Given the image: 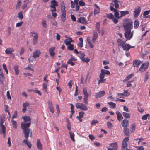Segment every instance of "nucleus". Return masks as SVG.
Instances as JSON below:
<instances>
[{
  "label": "nucleus",
  "instance_id": "obj_1",
  "mask_svg": "<svg viewBox=\"0 0 150 150\" xmlns=\"http://www.w3.org/2000/svg\"><path fill=\"white\" fill-rule=\"evenodd\" d=\"M22 118L24 122L21 123V127L24 134V137L27 139L29 137L30 132L29 127L31 124V119L29 116H24Z\"/></svg>",
  "mask_w": 150,
  "mask_h": 150
},
{
  "label": "nucleus",
  "instance_id": "obj_2",
  "mask_svg": "<svg viewBox=\"0 0 150 150\" xmlns=\"http://www.w3.org/2000/svg\"><path fill=\"white\" fill-rule=\"evenodd\" d=\"M112 1L114 2V4L113 3L110 4V9L112 11H113L114 12L115 16L116 18H120V13H119L117 10L115 9L113 7L115 5L116 9L118 8L119 5L118 2H119L120 1L117 0H112Z\"/></svg>",
  "mask_w": 150,
  "mask_h": 150
},
{
  "label": "nucleus",
  "instance_id": "obj_3",
  "mask_svg": "<svg viewBox=\"0 0 150 150\" xmlns=\"http://www.w3.org/2000/svg\"><path fill=\"white\" fill-rule=\"evenodd\" d=\"M76 105L77 108L80 109L82 110L86 111L88 109L87 106L82 103H77Z\"/></svg>",
  "mask_w": 150,
  "mask_h": 150
},
{
  "label": "nucleus",
  "instance_id": "obj_4",
  "mask_svg": "<svg viewBox=\"0 0 150 150\" xmlns=\"http://www.w3.org/2000/svg\"><path fill=\"white\" fill-rule=\"evenodd\" d=\"M126 22L127 23L124 26L125 30H131L132 25V22L131 21H127Z\"/></svg>",
  "mask_w": 150,
  "mask_h": 150
},
{
  "label": "nucleus",
  "instance_id": "obj_5",
  "mask_svg": "<svg viewBox=\"0 0 150 150\" xmlns=\"http://www.w3.org/2000/svg\"><path fill=\"white\" fill-rule=\"evenodd\" d=\"M125 36L127 40L131 39L133 36V31L131 32V30L125 31Z\"/></svg>",
  "mask_w": 150,
  "mask_h": 150
},
{
  "label": "nucleus",
  "instance_id": "obj_6",
  "mask_svg": "<svg viewBox=\"0 0 150 150\" xmlns=\"http://www.w3.org/2000/svg\"><path fill=\"white\" fill-rule=\"evenodd\" d=\"M129 140V137H125L122 142V150H125L127 148L128 144L127 142Z\"/></svg>",
  "mask_w": 150,
  "mask_h": 150
},
{
  "label": "nucleus",
  "instance_id": "obj_7",
  "mask_svg": "<svg viewBox=\"0 0 150 150\" xmlns=\"http://www.w3.org/2000/svg\"><path fill=\"white\" fill-rule=\"evenodd\" d=\"M105 94V91L103 90L97 92L95 95L96 98L98 99L104 96Z\"/></svg>",
  "mask_w": 150,
  "mask_h": 150
},
{
  "label": "nucleus",
  "instance_id": "obj_8",
  "mask_svg": "<svg viewBox=\"0 0 150 150\" xmlns=\"http://www.w3.org/2000/svg\"><path fill=\"white\" fill-rule=\"evenodd\" d=\"M141 11V8L140 6H138L137 8H135L134 11V16L135 17H137L139 15Z\"/></svg>",
  "mask_w": 150,
  "mask_h": 150
},
{
  "label": "nucleus",
  "instance_id": "obj_9",
  "mask_svg": "<svg viewBox=\"0 0 150 150\" xmlns=\"http://www.w3.org/2000/svg\"><path fill=\"white\" fill-rule=\"evenodd\" d=\"M55 50V47H51L49 49V53L50 56L52 57V58H53L55 55L54 52Z\"/></svg>",
  "mask_w": 150,
  "mask_h": 150
},
{
  "label": "nucleus",
  "instance_id": "obj_10",
  "mask_svg": "<svg viewBox=\"0 0 150 150\" xmlns=\"http://www.w3.org/2000/svg\"><path fill=\"white\" fill-rule=\"evenodd\" d=\"M148 67V64L147 63H144L140 67L139 70L142 72L144 71L147 69Z\"/></svg>",
  "mask_w": 150,
  "mask_h": 150
},
{
  "label": "nucleus",
  "instance_id": "obj_11",
  "mask_svg": "<svg viewBox=\"0 0 150 150\" xmlns=\"http://www.w3.org/2000/svg\"><path fill=\"white\" fill-rule=\"evenodd\" d=\"M30 105V103L27 102H25L22 105L23 108L22 109V112L23 113H25L27 110V107L29 106Z\"/></svg>",
  "mask_w": 150,
  "mask_h": 150
},
{
  "label": "nucleus",
  "instance_id": "obj_12",
  "mask_svg": "<svg viewBox=\"0 0 150 150\" xmlns=\"http://www.w3.org/2000/svg\"><path fill=\"white\" fill-rule=\"evenodd\" d=\"M14 52V50L13 48L9 47L6 49L5 52L7 54H13V52Z\"/></svg>",
  "mask_w": 150,
  "mask_h": 150
},
{
  "label": "nucleus",
  "instance_id": "obj_13",
  "mask_svg": "<svg viewBox=\"0 0 150 150\" xmlns=\"http://www.w3.org/2000/svg\"><path fill=\"white\" fill-rule=\"evenodd\" d=\"M48 107L50 109V111L52 113H54V109L53 107L52 104V102L49 100L48 102Z\"/></svg>",
  "mask_w": 150,
  "mask_h": 150
},
{
  "label": "nucleus",
  "instance_id": "obj_14",
  "mask_svg": "<svg viewBox=\"0 0 150 150\" xmlns=\"http://www.w3.org/2000/svg\"><path fill=\"white\" fill-rule=\"evenodd\" d=\"M41 54V52L39 50H36L33 53V57L35 58L39 57Z\"/></svg>",
  "mask_w": 150,
  "mask_h": 150
},
{
  "label": "nucleus",
  "instance_id": "obj_15",
  "mask_svg": "<svg viewBox=\"0 0 150 150\" xmlns=\"http://www.w3.org/2000/svg\"><path fill=\"white\" fill-rule=\"evenodd\" d=\"M77 21L82 24H86L87 23V21L85 18L84 17H80L78 19Z\"/></svg>",
  "mask_w": 150,
  "mask_h": 150
},
{
  "label": "nucleus",
  "instance_id": "obj_16",
  "mask_svg": "<svg viewBox=\"0 0 150 150\" xmlns=\"http://www.w3.org/2000/svg\"><path fill=\"white\" fill-rule=\"evenodd\" d=\"M122 127H127L129 125V121L128 120L125 119L122 121Z\"/></svg>",
  "mask_w": 150,
  "mask_h": 150
},
{
  "label": "nucleus",
  "instance_id": "obj_17",
  "mask_svg": "<svg viewBox=\"0 0 150 150\" xmlns=\"http://www.w3.org/2000/svg\"><path fill=\"white\" fill-rule=\"evenodd\" d=\"M73 41L71 38L69 37L68 39H65L64 40V42L65 45L67 46L71 44V43Z\"/></svg>",
  "mask_w": 150,
  "mask_h": 150
},
{
  "label": "nucleus",
  "instance_id": "obj_18",
  "mask_svg": "<svg viewBox=\"0 0 150 150\" xmlns=\"http://www.w3.org/2000/svg\"><path fill=\"white\" fill-rule=\"evenodd\" d=\"M116 114L117 116L118 120L119 121H121L123 119V117L119 111H117Z\"/></svg>",
  "mask_w": 150,
  "mask_h": 150
},
{
  "label": "nucleus",
  "instance_id": "obj_19",
  "mask_svg": "<svg viewBox=\"0 0 150 150\" xmlns=\"http://www.w3.org/2000/svg\"><path fill=\"white\" fill-rule=\"evenodd\" d=\"M30 35L33 37V39H38V35L37 33L34 31L31 32L30 33Z\"/></svg>",
  "mask_w": 150,
  "mask_h": 150
},
{
  "label": "nucleus",
  "instance_id": "obj_20",
  "mask_svg": "<svg viewBox=\"0 0 150 150\" xmlns=\"http://www.w3.org/2000/svg\"><path fill=\"white\" fill-rule=\"evenodd\" d=\"M36 145L38 149L40 150H42V144L41 143L40 139H38L37 140Z\"/></svg>",
  "mask_w": 150,
  "mask_h": 150
},
{
  "label": "nucleus",
  "instance_id": "obj_21",
  "mask_svg": "<svg viewBox=\"0 0 150 150\" xmlns=\"http://www.w3.org/2000/svg\"><path fill=\"white\" fill-rule=\"evenodd\" d=\"M93 37L92 39V42L93 43H94L98 38V34L96 32H93Z\"/></svg>",
  "mask_w": 150,
  "mask_h": 150
},
{
  "label": "nucleus",
  "instance_id": "obj_22",
  "mask_svg": "<svg viewBox=\"0 0 150 150\" xmlns=\"http://www.w3.org/2000/svg\"><path fill=\"white\" fill-rule=\"evenodd\" d=\"M62 13L61 19L63 22H64L66 20V11H61Z\"/></svg>",
  "mask_w": 150,
  "mask_h": 150
},
{
  "label": "nucleus",
  "instance_id": "obj_23",
  "mask_svg": "<svg viewBox=\"0 0 150 150\" xmlns=\"http://www.w3.org/2000/svg\"><path fill=\"white\" fill-rule=\"evenodd\" d=\"M134 74L133 73L131 74L128 76H127V77H126L125 79L123 80V81L124 82H125L129 80L130 78H132L134 76Z\"/></svg>",
  "mask_w": 150,
  "mask_h": 150
},
{
  "label": "nucleus",
  "instance_id": "obj_24",
  "mask_svg": "<svg viewBox=\"0 0 150 150\" xmlns=\"http://www.w3.org/2000/svg\"><path fill=\"white\" fill-rule=\"evenodd\" d=\"M141 63V61L140 60H135L133 61V65L134 67H137Z\"/></svg>",
  "mask_w": 150,
  "mask_h": 150
},
{
  "label": "nucleus",
  "instance_id": "obj_25",
  "mask_svg": "<svg viewBox=\"0 0 150 150\" xmlns=\"http://www.w3.org/2000/svg\"><path fill=\"white\" fill-rule=\"evenodd\" d=\"M123 49L124 50H126V51H128L130 49L129 47V44H125L124 46L122 47Z\"/></svg>",
  "mask_w": 150,
  "mask_h": 150
},
{
  "label": "nucleus",
  "instance_id": "obj_26",
  "mask_svg": "<svg viewBox=\"0 0 150 150\" xmlns=\"http://www.w3.org/2000/svg\"><path fill=\"white\" fill-rule=\"evenodd\" d=\"M110 146L112 147L114 150H117L118 148L117 144L116 142L111 143Z\"/></svg>",
  "mask_w": 150,
  "mask_h": 150
},
{
  "label": "nucleus",
  "instance_id": "obj_27",
  "mask_svg": "<svg viewBox=\"0 0 150 150\" xmlns=\"http://www.w3.org/2000/svg\"><path fill=\"white\" fill-rule=\"evenodd\" d=\"M119 12H120V18L125 16L126 15L129 14V12L127 11H120Z\"/></svg>",
  "mask_w": 150,
  "mask_h": 150
},
{
  "label": "nucleus",
  "instance_id": "obj_28",
  "mask_svg": "<svg viewBox=\"0 0 150 150\" xmlns=\"http://www.w3.org/2000/svg\"><path fill=\"white\" fill-rule=\"evenodd\" d=\"M117 43L119 46H121L122 47L124 46L125 43V42H123L120 39H118L117 40Z\"/></svg>",
  "mask_w": 150,
  "mask_h": 150
},
{
  "label": "nucleus",
  "instance_id": "obj_29",
  "mask_svg": "<svg viewBox=\"0 0 150 150\" xmlns=\"http://www.w3.org/2000/svg\"><path fill=\"white\" fill-rule=\"evenodd\" d=\"M100 23L99 22H97L96 23V27L97 31L98 33H100Z\"/></svg>",
  "mask_w": 150,
  "mask_h": 150
},
{
  "label": "nucleus",
  "instance_id": "obj_30",
  "mask_svg": "<svg viewBox=\"0 0 150 150\" xmlns=\"http://www.w3.org/2000/svg\"><path fill=\"white\" fill-rule=\"evenodd\" d=\"M139 25V21L137 20H135L134 22V28L135 29L137 28Z\"/></svg>",
  "mask_w": 150,
  "mask_h": 150
},
{
  "label": "nucleus",
  "instance_id": "obj_31",
  "mask_svg": "<svg viewBox=\"0 0 150 150\" xmlns=\"http://www.w3.org/2000/svg\"><path fill=\"white\" fill-rule=\"evenodd\" d=\"M124 132L126 136H129V129L127 127H125L124 128Z\"/></svg>",
  "mask_w": 150,
  "mask_h": 150
},
{
  "label": "nucleus",
  "instance_id": "obj_32",
  "mask_svg": "<svg viewBox=\"0 0 150 150\" xmlns=\"http://www.w3.org/2000/svg\"><path fill=\"white\" fill-rule=\"evenodd\" d=\"M18 68L19 66L18 65H15L14 67V69L15 71L16 75H18L19 74Z\"/></svg>",
  "mask_w": 150,
  "mask_h": 150
},
{
  "label": "nucleus",
  "instance_id": "obj_33",
  "mask_svg": "<svg viewBox=\"0 0 150 150\" xmlns=\"http://www.w3.org/2000/svg\"><path fill=\"white\" fill-rule=\"evenodd\" d=\"M108 104L109 105L110 108H114L116 107V104L113 102H109L108 103Z\"/></svg>",
  "mask_w": 150,
  "mask_h": 150
},
{
  "label": "nucleus",
  "instance_id": "obj_34",
  "mask_svg": "<svg viewBox=\"0 0 150 150\" xmlns=\"http://www.w3.org/2000/svg\"><path fill=\"white\" fill-rule=\"evenodd\" d=\"M0 133H5L6 132V127L4 125H0Z\"/></svg>",
  "mask_w": 150,
  "mask_h": 150
},
{
  "label": "nucleus",
  "instance_id": "obj_35",
  "mask_svg": "<svg viewBox=\"0 0 150 150\" xmlns=\"http://www.w3.org/2000/svg\"><path fill=\"white\" fill-rule=\"evenodd\" d=\"M87 40L90 47L91 48H93V47L94 46L93 45V43L91 42V40L89 37H87Z\"/></svg>",
  "mask_w": 150,
  "mask_h": 150
},
{
  "label": "nucleus",
  "instance_id": "obj_36",
  "mask_svg": "<svg viewBox=\"0 0 150 150\" xmlns=\"http://www.w3.org/2000/svg\"><path fill=\"white\" fill-rule=\"evenodd\" d=\"M69 134L70 135V137L71 140L73 141V142H75V140L74 139V134L73 132H70Z\"/></svg>",
  "mask_w": 150,
  "mask_h": 150
},
{
  "label": "nucleus",
  "instance_id": "obj_37",
  "mask_svg": "<svg viewBox=\"0 0 150 150\" xmlns=\"http://www.w3.org/2000/svg\"><path fill=\"white\" fill-rule=\"evenodd\" d=\"M51 5L50 6H52L54 7L57 6L58 5V3L55 0H52L51 1Z\"/></svg>",
  "mask_w": 150,
  "mask_h": 150
},
{
  "label": "nucleus",
  "instance_id": "obj_38",
  "mask_svg": "<svg viewBox=\"0 0 150 150\" xmlns=\"http://www.w3.org/2000/svg\"><path fill=\"white\" fill-rule=\"evenodd\" d=\"M100 71L101 72L103 73L104 74L110 75V73L108 70H105L104 69H101Z\"/></svg>",
  "mask_w": 150,
  "mask_h": 150
},
{
  "label": "nucleus",
  "instance_id": "obj_39",
  "mask_svg": "<svg viewBox=\"0 0 150 150\" xmlns=\"http://www.w3.org/2000/svg\"><path fill=\"white\" fill-rule=\"evenodd\" d=\"M61 11H65V4L64 3V1H62L61 3Z\"/></svg>",
  "mask_w": 150,
  "mask_h": 150
},
{
  "label": "nucleus",
  "instance_id": "obj_40",
  "mask_svg": "<svg viewBox=\"0 0 150 150\" xmlns=\"http://www.w3.org/2000/svg\"><path fill=\"white\" fill-rule=\"evenodd\" d=\"M74 45L72 44H70L68 45L67 47L68 50L72 51L74 50Z\"/></svg>",
  "mask_w": 150,
  "mask_h": 150
},
{
  "label": "nucleus",
  "instance_id": "obj_41",
  "mask_svg": "<svg viewBox=\"0 0 150 150\" xmlns=\"http://www.w3.org/2000/svg\"><path fill=\"white\" fill-rule=\"evenodd\" d=\"M46 23L47 21L45 19L43 20L42 22V26L45 28H46L47 27Z\"/></svg>",
  "mask_w": 150,
  "mask_h": 150
},
{
  "label": "nucleus",
  "instance_id": "obj_42",
  "mask_svg": "<svg viewBox=\"0 0 150 150\" xmlns=\"http://www.w3.org/2000/svg\"><path fill=\"white\" fill-rule=\"evenodd\" d=\"M11 121L13 127L15 128L16 129L17 127L16 121H14L13 119H11Z\"/></svg>",
  "mask_w": 150,
  "mask_h": 150
},
{
  "label": "nucleus",
  "instance_id": "obj_43",
  "mask_svg": "<svg viewBox=\"0 0 150 150\" xmlns=\"http://www.w3.org/2000/svg\"><path fill=\"white\" fill-rule=\"evenodd\" d=\"M88 96H84L83 98V102L85 104H88Z\"/></svg>",
  "mask_w": 150,
  "mask_h": 150
},
{
  "label": "nucleus",
  "instance_id": "obj_44",
  "mask_svg": "<svg viewBox=\"0 0 150 150\" xmlns=\"http://www.w3.org/2000/svg\"><path fill=\"white\" fill-rule=\"evenodd\" d=\"M71 106V112L72 115H73L75 111L74 110V107L73 104H70Z\"/></svg>",
  "mask_w": 150,
  "mask_h": 150
},
{
  "label": "nucleus",
  "instance_id": "obj_45",
  "mask_svg": "<svg viewBox=\"0 0 150 150\" xmlns=\"http://www.w3.org/2000/svg\"><path fill=\"white\" fill-rule=\"evenodd\" d=\"M18 17L19 20H22L23 18V14L22 11L19 12L18 13Z\"/></svg>",
  "mask_w": 150,
  "mask_h": 150
},
{
  "label": "nucleus",
  "instance_id": "obj_46",
  "mask_svg": "<svg viewBox=\"0 0 150 150\" xmlns=\"http://www.w3.org/2000/svg\"><path fill=\"white\" fill-rule=\"evenodd\" d=\"M83 93L84 96H89V94L87 92V89L86 88L83 89Z\"/></svg>",
  "mask_w": 150,
  "mask_h": 150
},
{
  "label": "nucleus",
  "instance_id": "obj_47",
  "mask_svg": "<svg viewBox=\"0 0 150 150\" xmlns=\"http://www.w3.org/2000/svg\"><path fill=\"white\" fill-rule=\"evenodd\" d=\"M122 115L124 117L126 118H129L130 117V115L129 114L125 112H123L122 113Z\"/></svg>",
  "mask_w": 150,
  "mask_h": 150
},
{
  "label": "nucleus",
  "instance_id": "obj_48",
  "mask_svg": "<svg viewBox=\"0 0 150 150\" xmlns=\"http://www.w3.org/2000/svg\"><path fill=\"white\" fill-rule=\"evenodd\" d=\"M107 17L110 19H112L114 17V15L112 13H109L107 15Z\"/></svg>",
  "mask_w": 150,
  "mask_h": 150
},
{
  "label": "nucleus",
  "instance_id": "obj_49",
  "mask_svg": "<svg viewBox=\"0 0 150 150\" xmlns=\"http://www.w3.org/2000/svg\"><path fill=\"white\" fill-rule=\"evenodd\" d=\"M135 123L132 124L131 125V130L132 132H133L135 130Z\"/></svg>",
  "mask_w": 150,
  "mask_h": 150
},
{
  "label": "nucleus",
  "instance_id": "obj_50",
  "mask_svg": "<svg viewBox=\"0 0 150 150\" xmlns=\"http://www.w3.org/2000/svg\"><path fill=\"white\" fill-rule=\"evenodd\" d=\"M73 83V81L72 80H71L67 84V86L69 87L70 89H71V87H72V86Z\"/></svg>",
  "mask_w": 150,
  "mask_h": 150
},
{
  "label": "nucleus",
  "instance_id": "obj_51",
  "mask_svg": "<svg viewBox=\"0 0 150 150\" xmlns=\"http://www.w3.org/2000/svg\"><path fill=\"white\" fill-rule=\"evenodd\" d=\"M107 125L108 128H111L113 126L112 124L109 121L107 122Z\"/></svg>",
  "mask_w": 150,
  "mask_h": 150
},
{
  "label": "nucleus",
  "instance_id": "obj_52",
  "mask_svg": "<svg viewBox=\"0 0 150 150\" xmlns=\"http://www.w3.org/2000/svg\"><path fill=\"white\" fill-rule=\"evenodd\" d=\"M149 115L148 114H146L143 115L142 117V119L143 120H146L148 117Z\"/></svg>",
  "mask_w": 150,
  "mask_h": 150
},
{
  "label": "nucleus",
  "instance_id": "obj_53",
  "mask_svg": "<svg viewBox=\"0 0 150 150\" xmlns=\"http://www.w3.org/2000/svg\"><path fill=\"white\" fill-rule=\"evenodd\" d=\"M72 61L69 59L67 61V63L68 64H70L71 66H74L75 65V63L72 62Z\"/></svg>",
  "mask_w": 150,
  "mask_h": 150
},
{
  "label": "nucleus",
  "instance_id": "obj_54",
  "mask_svg": "<svg viewBox=\"0 0 150 150\" xmlns=\"http://www.w3.org/2000/svg\"><path fill=\"white\" fill-rule=\"evenodd\" d=\"M79 5L81 6H84L85 5V4L83 0H80L79 2Z\"/></svg>",
  "mask_w": 150,
  "mask_h": 150
},
{
  "label": "nucleus",
  "instance_id": "obj_55",
  "mask_svg": "<svg viewBox=\"0 0 150 150\" xmlns=\"http://www.w3.org/2000/svg\"><path fill=\"white\" fill-rule=\"evenodd\" d=\"M84 114V113L83 111H81L79 112V115L77 116L78 117L82 118L83 116V115Z\"/></svg>",
  "mask_w": 150,
  "mask_h": 150
},
{
  "label": "nucleus",
  "instance_id": "obj_56",
  "mask_svg": "<svg viewBox=\"0 0 150 150\" xmlns=\"http://www.w3.org/2000/svg\"><path fill=\"white\" fill-rule=\"evenodd\" d=\"M124 96H128L130 95V93L127 90H124Z\"/></svg>",
  "mask_w": 150,
  "mask_h": 150
},
{
  "label": "nucleus",
  "instance_id": "obj_57",
  "mask_svg": "<svg viewBox=\"0 0 150 150\" xmlns=\"http://www.w3.org/2000/svg\"><path fill=\"white\" fill-rule=\"evenodd\" d=\"M79 54L81 55V59H84V56L85 55L84 53H82L81 51H79Z\"/></svg>",
  "mask_w": 150,
  "mask_h": 150
},
{
  "label": "nucleus",
  "instance_id": "obj_58",
  "mask_svg": "<svg viewBox=\"0 0 150 150\" xmlns=\"http://www.w3.org/2000/svg\"><path fill=\"white\" fill-rule=\"evenodd\" d=\"M5 121L4 118H2L1 116L0 118V125H4L3 124Z\"/></svg>",
  "mask_w": 150,
  "mask_h": 150
},
{
  "label": "nucleus",
  "instance_id": "obj_59",
  "mask_svg": "<svg viewBox=\"0 0 150 150\" xmlns=\"http://www.w3.org/2000/svg\"><path fill=\"white\" fill-rule=\"evenodd\" d=\"M6 96L7 98L9 100H11V98L10 95V92L9 91H7L6 93Z\"/></svg>",
  "mask_w": 150,
  "mask_h": 150
},
{
  "label": "nucleus",
  "instance_id": "obj_60",
  "mask_svg": "<svg viewBox=\"0 0 150 150\" xmlns=\"http://www.w3.org/2000/svg\"><path fill=\"white\" fill-rule=\"evenodd\" d=\"M17 116V112L15 111L14 112V114L12 117V119H13L14 118H16Z\"/></svg>",
  "mask_w": 150,
  "mask_h": 150
},
{
  "label": "nucleus",
  "instance_id": "obj_61",
  "mask_svg": "<svg viewBox=\"0 0 150 150\" xmlns=\"http://www.w3.org/2000/svg\"><path fill=\"white\" fill-rule=\"evenodd\" d=\"M98 121L97 120H93L91 121V124L92 125H93L96 123H98Z\"/></svg>",
  "mask_w": 150,
  "mask_h": 150
},
{
  "label": "nucleus",
  "instance_id": "obj_62",
  "mask_svg": "<svg viewBox=\"0 0 150 150\" xmlns=\"http://www.w3.org/2000/svg\"><path fill=\"white\" fill-rule=\"evenodd\" d=\"M23 22L22 21H21L20 22H18L16 24V27H20L21 26L22 24H23Z\"/></svg>",
  "mask_w": 150,
  "mask_h": 150
},
{
  "label": "nucleus",
  "instance_id": "obj_63",
  "mask_svg": "<svg viewBox=\"0 0 150 150\" xmlns=\"http://www.w3.org/2000/svg\"><path fill=\"white\" fill-rule=\"evenodd\" d=\"M83 61L85 62H88L90 60L89 58H85L84 57V59H81Z\"/></svg>",
  "mask_w": 150,
  "mask_h": 150
},
{
  "label": "nucleus",
  "instance_id": "obj_64",
  "mask_svg": "<svg viewBox=\"0 0 150 150\" xmlns=\"http://www.w3.org/2000/svg\"><path fill=\"white\" fill-rule=\"evenodd\" d=\"M89 139L92 141L94 140L95 138V137L93 134H89Z\"/></svg>",
  "mask_w": 150,
  "mask_h": 150
}]
</instances>
